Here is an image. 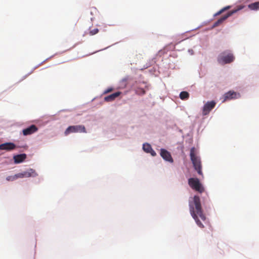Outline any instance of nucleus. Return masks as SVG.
<instances>
[{
    "label": "nucleus",
    "mask_w": 259,
    "mask_h": 259,
    "mask_svg": "<svg viewBox=\"0 0 259 259\" xmlns=\"http://www.w3.org/2000/svg\"><path fill=\"white\" fill-rule=\"evenodd\" d=\"M190 212L192 218L195 221L197 225L200 228H204L202 223L199 220L198 217L203 221L206 220V217L203 213L199 197L194 196L192 202H189Z\"/></svg>",
    "instance_id": "nucleus-1"
},
{
    "label": "nucleus",
    "mask_w": 259,
    "mask_h": 259,
    "mask_svg": "<svg viewBox=\"0 0 259 259\" xmlns=\"http://www.w3.org/2000/svg\"><path fill=\"white\" fill-rule=\"evenodd\" d=\"M190 158L194 169L199 175H202V165L200 158L195 154V149L192 148L190 150Z\"/></svg>",
    "instance_id": "nucleus-2"
},
{
    "label": "nucleus",
    "mask_w": 259,
    "mask_h": 259,
    "mask_svg": "<svg viewBox=\"0 0 259 259\" xmlns=\"http://www.w3.org/2000/svg\"><path fill=\"white\" fill-rule=\"evenodd\" d=\"M235 58L233 55L228 51H225L220 54L218 58V61L220 64H225L232 62Z\"/></svg>",
    "instance_id": "nucleus-3"
},
{
    "label": "nucleus",
    "mask_w": 259,
    "mask_h": 259,
    "mask_svg": "<svg viewBox=\"0 0 259 259\" xmlns=\"http://www.w3.org/2000/svg\"><path fill=\"white\" fill-rule=\"evenodd\" d=\"M188 184L192 189L200 193L204 190V188L197 178H190L188 180Z\"/></svg>",
    "instance_id": "nucleus-4"
},
{
    "label": "nucleus",
    "mask_w": 259,
    "mask_h": 259,
    "mask_svg": "<svg viewBox=\"0 0 259 259\" xmlns=\"http://www.w3.org/2000/svg\"><path fill=\"white\" fill-rule=\"evenodd\" d=\"M243 6H239L237 7V8L232 11H229L227 14L222 16L221 18L218 20L213 25L212 27L214 28L219 26L221 24L223 23V22L226 20L228 17L232 16L234 13H236L238 11L242 9L243 8Z\"/></svg>",
    "instance_id": "nucleus-5"
},
{
    "label": "nucleus",
    "mask_w": 259,
    "mask_h": 259,
    "mask_svg": "<svg viewBox=\"0 0 259 259\" xmlns=\"http://www.w3.org/2000/svg\"><path fill=\"white\" fill-rule=\"evenodd\" d=\"M243 6H239L237 7V8L232 11H229L227 14L222 16L221 18L218 20L213 25L212 27L214 28L219 26L221 24L223 23V22L226 20L228 17L232 16L234 13H236L238 11L242 9L243 8Z\"/></svg>",
    "instance_id": "nucleus-6"
},
{
    "label": "nucleus",
    "mask_w": 259,
    "mask_h": 259,
    "mask_svg": "<svg viewBox=\"0 0 259 259\" xmlns=\"http://www.w3.org/2000/svg\"><path fill=\"white\" fill-rule=\"evenodd\" d=\"M73 133H87L85 127L83 125H71L68 126L64 132V135L67 136Z\"/></svg>",
    "instance_id": "nucleus-7"
},
{
    "label": "nucleus",
    "mask_w": 259,
    "mask_h": 259,
    "mask_svg": "<svg viewBox=\"0 0 259 259\" xmlns=\"http://www.w3.org/2000/svg\"><path fill=\"white\" fill-rule=\"evenodd\" d=\"M37 175L36 172L34 169L30 168L28 169L27 171L17 174L16 177L17 178V179L23 178H29L30 177H34Z\"/></svg>",
    "instance_id": "nucleus-8"
},
{
    "label": "nucleus",
    "mask_w": 259,
    "mask_h": 259,
    "mask_svg": "<svg viewBox=\"0 0 259 259\" xmlns=\"http://www.w3.org/2000/svg\"><path fill=\"white\" fill-rule=\"evenodd\" d=\"M240 96H241L239 93L235 92L233 91H230L224 95V100L223 102H225L227 100L239 98Z\"/></svg>",
    "instance_id": "nucleus-9"
},
{
    "label": "nucleus",
    "mask_w": 259,
    "mask_h": 259,
    "mask_svg": "<svg viewBox=\"0 0 259 259\" xmlns=\"http://www.w3.org/2000/svg\"><path fill=\"white\" fill-rule=\"evenodd\" d=\"M215 105L216 102L214 101L207 102L206 104H204L203 106L202 114L203 115H207L210 112V111L215 107Z\"/></svg>",
    "instance_id": "nucleus-10"
},
{
    "label": "nucleus",
    "mask_w": 259,
    "mask_h": 259,
    "mask_svg": "<svg viewBox=\"0 0 259 259\" xmlns=\"http://www.w3.org/2000/svg\"><path fill=\"white\" fill-rule=\"evenodd\" d=\"M37 131L38 128L37 126L33 124L25 129H23L22 133L24 136H28L36 132Z\"/></svg>",
    "instance_id": "nucleus-11"
},
{
    "label": "nucleus",
    "mask_w": 259,
    "mask_h": 259,
    "mask_svg": "<svg viewBox=\"0 0 259 259\" xmlns=\"http://www.w3.org/2000/svg\"><path fill=\"white\" fill-rule=\"evenodd\" d=\"M160 155L165 160L170 162H173V159L170 153L167 150L161 149L160 150Z\"/></svg>",
    "instance_id": "nucleus-12"
},
{
    "label": "nucleus",
    "mask_w": 259,
    "mask_h": 259,
    "mask_svg": "<svg viewBox=\"0 0 259 259\" xmlns=\"http://www.w3.org/2000/svg\"><path fill=\"white\" fill-rule=\"evenodd\" d=\"M16 148V146L13 143L8 142L1 144V150L11 151L15 149Z\"/></svg>",
    "instance_id": "nucleus-13"
},
{
    "label": "nucleus",
    "mask_w": 259,
    "mask_h": 259,
    "mask_svg": "<svg viewBox=\"0 0 259 259\" xmlns=\"http://www.w3.org/2000/svg\"><path fill=\"white\" fill-rule=\"evenodd\" d=\"M121 93L120 92H117L104 98V101L106 102H112L114 101L117 97H118Z\"/></svg>",
    "instance_id": "nucleus-14"
},
{
    "label": "nucleus",
    "mask_w": 259,
    "mask_h": 259,
    "mask_svg": "<svg viewBox=\"0 0 259 259\" xmlns=\"http://www.w3.org/2000/svg\"><path fill=\"white\" fill-rule=\"evenodd\" d=\"M26 158L25 154H21L14 156V160L15 163H19L23 162Z\"/></svg>",
    "instance_id": "nucleus-15"
},
{
    "label": "nucleus",
    "mask_w": 259,
    "mask_h": 259,
    "mask_svg": "<svg viewBox=\"0 0 259 259\" xmlns=\"http://www.w3.org/2000/svg\"><path fill=\"white\" fill-rule=\"evenodd\" d=\"M248 8L251 10H259V2L250 4L248 5Z\"/></svg>",
    "instance_id": "nucleus-16"
},
{
    "label": "nucleus",
    "mask_w": 259,
    "mask_h": 259,
    "mask_svg": "<svg viewBox=\"0 0 259 259\" xmlns=\"http://www.w3.org/2000/svg\"><path fill=\"white\" fill-rule=\"evenodd\" d=\"M189 97V93L185 91H183V92H181V93L180 94V98H181V99L183 100L188 99Z\"/></svg>",
    "instance_id": "nucleus-17"
},
{
    "label": "nucleus",
    "mask_w": 259,
    "mask_h": 259,
    "mask_svg": "<svg viewBox=\"0 0 259 259\" xmlns=\"http://www.w3.org/2000/svg\"><path fill=\"white\" fill-rule=\"evenodd\" d=\"M143 149L145 152L149 153L152 148L149 144L145 143L143 145Z\"/></svg>",
    "instance_id": "nucleus-18"
},
{
    "label": "nucleus",
    "mask_w": 259,
    "mask_h": 259,
    "mask_svg": "<svg viewBox=\"0 0 259 259\" xmlns=\"http://www.w3.org/2000/svg\"><path fill=\"white\" fill-rule=\"evenodd\" d=\"M99 32V29L98 28H94L93 29H90L89 34L91 35H95Z\"/></svg>",
    "instance_id": "nucleus-19"
},
{
    "label": "nucleus",
    "mask_w": 259,
    "mask_h": 259,
    "mask_svg": "<svg viewBox=\"0 0 259 259\" xmlns=\"http://www.w3.org/2000/svg\"><path fill=\"white\" fill-rule=\"evenodd\" d=\"M17 179V178L16 177V174L14 176H9L7 178V180L8 181H14Z\"/></svg>",
    "instance_id": "nucleus-20"
},
{
    "label": "nucleus",
    "mask_w": 259,
    "mask_h": 259,
    "mask_svg": "<svg viewBox=\"0 0 259 259\" xmlns=\"http://www.w3.org/2000/svg\"><path fill=\"white\" fill-rule=\"evenodd\" d=\"M136 92L137 94H138L139 95H144L145 94V91L143 89H139L137 90Z\"/></svg>",
    "instance_id": "nucleus-21"
},
{
    "label": "nucleus",
    "mask_w": 259,
    "mask_h": 259,
    "mask_svg": "<svg viewBox=\"0 0 259 259\" xmlns=\"http://www.w3.org/2000/svg\"><path fill=\"white\" fill-rule=\"evenodd\" d=\"M113 90V89L112 88H109L107 89V90H106L105 91H104V94H107L108 93L112 92Z\"/></svg>",
    "instance_id": "nucleus-22"
},
{
    "label": "nucleus",
    "mask_w": 259,
    "mask_h": 259,
    "mask_svg": "<svg viewBox=\"0 0 259 259\" xmlns=\"http://www.w3.org/2000/svg\"><path fill=\"white\" fill-rule=\"evenodd\" d=\"M148 153H150L151 155L153 156H155L156 155V152L152 149Z\"/></svg>",
    "instance_id": "nucleus-23"
},
{
    "label": "nucleus",
    "mask_w": 259,
    "mask_h": 259,
    "mask_svg": "<svg viewBox=\"0 0 259 259\" xmlns=\"http://www.w3.org/2000/svg\"><path fill=\"white\" fill-rule=\"evenodd\" d=\"M231 8L230 6H226L224 8H223V9H222V11L224 12H225V11L227 10H229L230 8Z\"/></svg>",
    "instance_id": "nucleus-24"
},
{
    "label": "nucleus",
    "mask_w": 259,
    "mask_h": 259,
    "mask_svg": "<svg viewBox=\"0 0 259 259\" xmlns=\"http://www.w3.org/2000/svg\"><path fill=\"white\" fill-rule=\"evenodd\" d=\"M222 13H223V11L222 10H220L219 11H218L215 14V16H218L221 15Z\"/></svg>",
    "instance_id": "nucleus-25"
}]
</instances>
